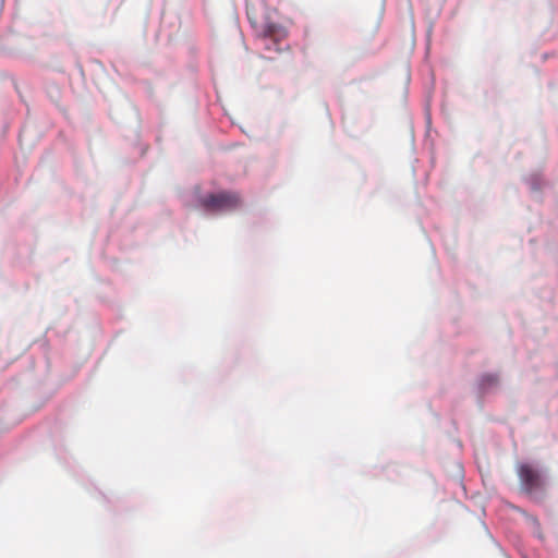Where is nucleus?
Listing matches in <instances>:
<instances>
[{
  "mask_svg": "<svg viewBox=\"0 0 558 558\" xmlns=\"http://www.w3.org/2000/svg\"><path fill=\"white\" fill-rule=\"evenodd\" d=\"M199 204L206 211L222 213L236 209L242 199L238 193L223 191L202 197Z\"/></svg>",
  "mask_w": 558,
  "mask_h": 558,
  "instance_id": "obj_1",
  "label": "nucleus"
},
{
  "mask_svg": "<svg viewBox=\"0 0 558 558\" xmlns=\"http://www.w3.org/2000/svg\"><path fill=\"white\" fill-rule=\"evenodd\" d=\"M258 35L267 50H281L280 44L287 38V29L278 23L266 21L260 25Z\"/></svg>",
  "mask_w": 558,
  "mask_h": 558,
  "instance_id": "obj_2",
  "label": "nucleus"
},
{
  "mask_svg": "<svg viewBox=\"0 0 558 558\" xmlns=\"http://www.w3.org/2000/svg\"><path fill=\"white\" fill-rule=\"evenodd\" d=\"M519 476L521 480V484L527 492H532L539 486V474L530 465H521L519 469Z\"/></svg>",
  "mask_w": 558,
  "mask_h": 558,
  "instance_id": "obj_3",
  "label": "nucleus"
}]
</instances>
